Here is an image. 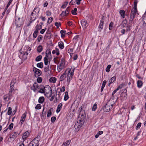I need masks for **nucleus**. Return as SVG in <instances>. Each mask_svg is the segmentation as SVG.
<instances>
[{"label":"nucleus","instance_id":"f257e3e1","mask_svg":"<svg viewBox=\"0 0 146 146\" xmlns=\"http://www.w3.org/2000/svg\"><path fill=\"white\" fill-rule=\"evenodd\" d=\"M79 110L80 112V113L77 119V122L74 126L76 132H77L80 129L84 123L86 119L85 112L84 110H83L82 107L80 108Z\"/></svg>","mask_w":146,"mask_h":146},{"label":"nucleus","instance_id":"f03ea898","mask_svg":"<svg viewBox=\"0 0 146 146\" xmlns=\"http://www.w3.org/2000/svg\"><path fill=\"white\" fill-rule=\"evenodd\" d=\"M74 68H71L68 72L67 76V81L69 84L73 76L74 75Z\"/></svg>","mask_w":146,"mask_h":146},{"label":"nucleus","instance_id":"7ed1b4c3","mask_svg":"<svg viewBox=\"0 0 146 146\" xmlns=\"http://www.w3.org/2000/svg\"><path fill=\"white\" fill-rule=\"evenodd\" d=\"M45 94L44 95L47 98L51 96L52 95V90L51 87L48 85L44 87Z\"/></svg>","mask_w":146,"mask_h":146},{"label":"nucleus","instance_id":"20e7f679","mask_svg":"<svg viewBox=\"0 0 146 146\" xmlns=\"http://www.w3.org/2000/svg\"><path fill=\"white\" fill-rule=\"evenodd\" d=\"M113 104H111L108 103L103 107L102 109L105 112H108L110 111L112 108Z\"/></svg>","mask_w":146,"mask_h":146},{"label":"nucleus","instance_id":"39448f33","mask_svg":"<svg viewBox=\"0 0 146 146\" xmlns=\"http://www.w3.org/2000/svg\"><path fill=\"white\" fill-rule=\"evenodd\" d=\"M24 22L22 19L20 18H18L17 19H16L15 21V23L16 27H20L23 25Z\"/></svg>","mask_w":146,"mask_h":146},{"label":"nucleus","instance_id":"423d86ee","mask_svg":"<svg viewBox=\"0 0 146 146\" xmlns=\"http://www.w3.org/2000/svg\"><path fill=\"white\" fill-rule=\"evenodd\" d=\"M137 11V9H132L130 17L129 19V21L131 22L135 18L136 13Z\"/></svg>","mask_w":146,"mask_h":146},{"label":"nucleus","instance_id":"0eeeda50","mask_svg":"<svg viewBox=\"0 0 146 146\" xmlns=\"http://www.w3.org/2000/svg\"><path fill=\"white\" fill-rule=\"evenodd\" d=\"M33 72L35 73V77H37L40 76L42 74L41 70L38 68L34 67L33 68Z\"/></svg>","mask_w":146,"mask_h":146},{"label":"nucleus","instance_id":"6e6552de","mask_svg":"<svg viewBox=\"0 0 146 146\" xmlns=\"http://www.w3.org/2000/svg\"><path fill=\"white\" fill-rule=\"evenodd\" d=\"M12 97V93L9 92L8 94L5 95L4 96L3 99L5 101H8Z\"/></svg>","mask_w":146,"mask_h":146},{"label":"nucleus","instance_id":"1a4fd4ad","mask_svg":"<svg viewBox=\"0 0 146 146\" xmlns=\"http://www.w3.org/2000/svg\"><path fill=\"white\" fill-rule=\"evenodd\" d=\"M46 56L48 58L49 60V62L50 61L52 60L51 54L50 50V48H48L46 51Z\"/></svg>","mask_w":146,"mask_h":146},{"label":"nucleus","instance_id":"9d476101","mask_svg":"<svg viewBox=\"0 0 146 146\" xmlns=\"http://www.w3.org/2000/svg\"><path fill=\"white\" fill-rule=\"evenodd\" d=\"M13 134L11 136H10L9 139H12V140L13 141L19 135L20 133H18L17 132H14L13 133Z\"/></svg>","mask_w":146,"mask_h":146},{"label":"nucleus","instance_id":"9b49d317","mask_svg":"<svg viewBox=\"0 0 146 146\" xmlns=\"http://www.w3.org/2000/svg\"><path fill=\"white\" fill-rule=\"evenodd\" d=\"M104 17V16L103 17H102L101 19L100 24L98 28L99 29V31L100 32L101 31V30L102 29L103 27L104 22L103 18Z\"/></svg>","mask_w":146,"mask_h":146},{"label":"nucleus","instance_id":"f8f14e48","mask_svg":"<svg viewBox=\"0 0 146 146\" xmlns=\"http://www.w3.org/2000/svg\"><path fill=\"white\" fill-rule=\"evenodd\" d=\"M26 117V114L25 113H23L21 117V119L20 121V123L22 125L23 122L25 121V119Z\"/></svg>","mask_w":146,"mask_h":146},{"label":"nucleus","instance_id":"ddd939ff","mask_svg":"<svg viewBox=\"0 0 146 146\" xmlns=\"http://www.w3.org/2000/svg\"><path fill=\"white\" fill-rule=\"evenodd\" d=\"M30 132L27 131L25 132L22 136V138L23 140L25 139L28 137L30 135Z\"/></svg>","mask_w":146,"mask_h":146},{"label":"nucleus","instance_id":"4468645a","mask_svg":"<svg viewBox=\"0 0 146 146\" xmlns=\"http://www.w3.org/2000/svg\"><path fill=\"white\" fill-rule=\"evenodd\" d=\"M81 24L82 27H87L88 26L87 21L84 19L82 20L81 21Z\"/></svg>","mask_w":146,"mask_h":146},{"label":"nucleus","instance_id":"2eb2a0df","mask_svg":"<svg viewBox=\"0 0 146 146\" xmlns=\"http://www.w3.org/2000/svg\"><path fill=\"white\" fill-rule=\"evenodd\" d=\"M29 146H38L39 144L35 141L33 140L29 144Z\"/></svg>","mask_w":146,"mask_h":146},{"label":"nucleus","instance_id":"dca6fc26","mask_svg":"<svg viewBox=\"0 0 146 146\" xmlns=\"http://www.w3.org/2000/svg\"><path fill=\"white\" fill-rule=\"evenodd\" d=\"M66 71L64 73H63V74L62 75L60 76V80L61 81H63L65 78L66 77Z\"/></svg>","mask_w":146,"mask_h":146},{"label":"nucleus","instance_id":"f3484780","mask_svg":"<svg viewBox=\"0 0 146 146\" xmlns=\"http://www.w3.org/2000/svg\"><path fill=\"white\" fill-rule=\"evenodd\" d=\"M62 105L61 103H60L58 106L57 107V109L56 111V112L58 113L60 111L61 109L62 108Z\"/></svg>","mask_w":146,"mask_h":146},{"label":"nucleus","instance_id":"a211bd4d","mask_svg":"<svg viewBox=\"0 0 146 146\" xmlns=\"http://www.w3.org/2000/svg\"><path fill=\"white\" fill-rule=\"evenodd\" d=\"M116 79V77L115 76H113L109 80V85L108 86H109Z\"/></svg>","mask_w":146,"mask_h":146},{"label":"nucleus","instance_id":"6ab92c4d","mask_svg":"<svg viewBox=\"0 0 146 146\" xmlns=\"http://www.w3.org/2000/svg\"><path fill=\"white\" fill-rule=\"evenodd\" d=\"M119 13L121 16L123 18H124L125 16V12L124 10H121L119 11Z\"/></svg>","mask_w":146,"mask_h":146},{"label":"nucleus","instance_id":"aec40b11","mask_svg":"<svg viewBox=\"0 0 146 146\" xmlns=\"http://www.w3.org/2000/svg\"><path fill=\"white\" fill-rule=\"evenodd\" d=\"M143 25L145 26L146 25V14L145 13H144L143 16Z\"/></svg>","mask_w":146,"mask_h":146},{"label":"nucleus","instance_id":"412c9836","mask_svg":"<svg viewBox=\"0 0 146 146\" xmlns=\"http://www.w3.org/2000/svg\"><path fill=\"white\" fill-rule=\"evenodd\" d=\"M64 65L60 64L59 66H58L57 70L59 72L61 71L64 67Z\"/></svg>","mask_w":146,"mask_h":146},{"label":"nucleus","instance_id":"4be33fe9","mask_svg":"<svg viewBox=\"0 0 146 146\" xmlns=\"http://www.w3.org/2000/svg\"><path fill=\"white\" fill-rule=\"evenodd\" d=\"M58 45L59 48L61 49H62L64 48V43L62 41L59 42Z\"/></svg>","mask_w":146,"mask_h":146},{"label":"nucleus","instance_id":"5701e85b","mask_svg":"<svg viewBox=\"0 0 146 146\" xmlns=\"http://www.w3.org/2000/svg\"><path fill=\"white\" fill-rule=\"evenodd\" d=\"M127 23V21L126 19L123 20L121 24V27L123 28H124L126 26Z\"/></svg>","mask_w":146,"mask_h":146},{"label":"nucleus","instance_id":"b1692460","mask_svg":"<svg viewBox=\"0 0 146 146\" xmlns=\"http://www.w3.org/2000/svg\"><path fill=\"white\" fill-rule=\"evenodd\" d=\"M137 86L138 88H140L143 85V83L141 80H138L137 82Z\"/></svg>","mask_w":146,"mask_h":146},{"label":"nucleus","instance_id":"393cba45","mask_svg":"<svg viewBox=\"0 0 146 146\" xmlns=\"http://www.w3.org/2000/svg\"><path fill=\"white\" fill-rule=\"evenodd\" d=\"M44 101V98L43 96L40 97L38 99V102L40 104L42 103Z\"/></svg>","mask_w":146,"mask_h":146},{"label":"nucleus","instance_id":"a878e982","mask_svg":"<svg viewBox=\"0 0 146 146\" xmlns=\"http://www.w3.org/2000/svg\"><path fill=\"white\" fill-rule=\"evenodd\" d=\"M71 141L70 140H67L65 143H64L61 146H68L70 143Z\"/></svg>","mask_w":146,"mask_h":146},{"label":"nucleus","instance_id":"bb28decb","mask_svg":"<svg viewBox=\"0 0 146 146\" xmlns=\"http://www.w3.org/2000/svg\"><path fill=\"white\" fill-rule=\"evenodd\" d=\"M56 79L55 77H51L49 79V81L50 82L54 83L56 82Z\"/></svg>","mask_w":146,"mask_h":146},{"label":"nucleus","instance_id":"cd10ccee","mask_svg":"<svg viewBox=\"0 0 146 146\" xmlns=\"http://www.w3.org/2000/svg\"><path fill=\"white\" fill-rule=\"evenodd\" d=\"M33 12H32L31 13V19H30V20L29 21V23L28 24V26H29L30 25V24L32 22L35 20V18L34 19H33V18L32 17V16L33 15Z\"/></svg>","mask_w":146,"mask_h":146},{"label":"nucleus","instance_id":"c85d7f7f","mask_svg":"<svg viewBox=\"0 0 146 146\" xmlns=\"http://www.w3.org/2000/svg\"><path fill=\"white\" fill-rule=\"evenodd\" d=\"M48 60H49L48 58L46 57H45L44 58V64L47 65L48 64Z\"/></svg>","mask_w":146,"mask_h":146},{"label":"nucleus","instance_id":"c756f323","mask_svg":"<svg viewBox=\"0 0 146 146\" xmlns=\"http://www.w3.org/2000/svg\"><path fill=\"white\" fill-rule=\"evenodd\" d=\"M14 85H13V84H10V88L9 90V92L12 93V91L15 90Z\"/></svg>","mask_w":146,"mask_h":146},{"label":"nucleus","instance_id":"7c9ffc66","mask_svg":"<svg viewBox=\"0 0 146 146\" xmlns=\"http://www.w3.org/2000/svg\"><path fill=\"white\" fill-rule=\"evenodd\" d=\"M66 31L64 30H61L60 33L61 34V37L62 38L64 37L65 36Z\"/></svg>","mask_w":146,"mask_h":146},{"label":"nucleus","instance_id":"2f4dec72","mask_svg":"<svg viewBox=\"0 0 146 146\" xmlns=\"http://www.w3.org/2000/svg\"><path fill=\"white\" fill-rule=\"evenodd\" d=\"M68 93L67 92H66L65 93L64 100L65 101H66L68 99Z\"/></svg>","mask_w":146,"mask_h":146},{"label":"nucleus","instance_id":"473e14b6","mask_svg":"<svg viewBox=\"0 0 146 146\" xmlns=\"http://www.w3.org/2000/svg\"><path fill=\"white\" fill-rule=\"evenodd\" d=\"M37 51L38 52L40 53L41 52L42 50V47L41 45L39 46L37 48Z\"/></svg>","mask_w":146,"mask_h":146},{"label":"nucleus","instance_id":"72a5a7b5","mask_svg":"<svg viewBox=\"0 0 146 146\" xmlns=\"http://www.w3.org/2000/svg\"><path fill=\"white\" fill-rule=\"evenodd\" d=\"M42 56L41 55L37 56L35 58V61L38 62L40 61L42 58Z\"/></svg>","mask_w":146,"mask_h":146},{"label":"nucleus","instance_id":"f704fd0d","mask_svg":"<svg viewBox=\"0 0 146 146\" xmlns=\"http://www.w3.org/2000/svg\"><path fill=\"white\" fill-rule=\"evenodd\" d=\"M36 28L35 31L38 32V30L41 29L42 26L41 25H37L36 26Z\"/></svg>","mask_w":146,"mask_h":146},{"label":"nucleus","instance_id":"c9c22d12","mask_svg":"<svg viewBox=\"0 0 146 146\" xmlns=\"http://www.w3.org/2000/svg\"><path fill=\"white\" fill-rule=\"evenodd\" d=\"M53 109L52 108H51L48 111L47 117H49L52 114V110Z\"/></svg>","mask_w":146,"mask_h":146},{"label":"nucleus","instance_id":"e433bc0d","mask_svg":"<svg viewBox=\"0 0 146 146\" xmlns=\"http://www.w3.org/2000/svg\"><path fill=\"white\" fill-rule=\"evenodd\" d=\"M103 133V131H98L97 133L95 135V138H98L100 135L102 134Z\"/></svg>","mask_w":146,"mask_h":146},{"label":"nucleus","instance_id":"4c0bfd02","mask_svg":"<svg viewBox=\"0 0 146 146\" xmlns=\"http://www.w3.org/2000/svg\"><path fill=\"white\" fill-rule=\"evenodd\" d=\"M37 66L40 68H42L43 67V64L42 62H40L37 64L36 65Z\"/></svg>","mask_w":146,"mask_h":146},{"label":"nucleus","instance_id":"58836bf2","mask_svg":"<svg viewBox=\"0 0 146 146\" xmlns=\"http://www.w3.org/2000/svg\"><path fill=\"white\" fill-rule=\"evenodd\" d=\"M124 84L122 83L120 84L117 88V89L118 90L119 89H120L123 87H124Z\"/></svg>","mask_w":146,"mask_h":146},{"label":"nucleus","instance_id":"ea45409f","mask_svg":"<svg viewBox=\"0 0 146 146\" xmlns=\"http://www.w3.org/2000/svg\"><path fill=\"white\" fill-rule=\"evenodd\" d=\"M40 137L39 136H37V137L35 138L33 140L35 141H36L38 143V142L40 141Z\"/></svg>","mask_w":146,"mask_h":146},{"label":"nucleus","instance_id":"a19ab883","mask_svg":"<svg viewBox=\"0 0 146 146\" xmlns=\"http://www.w3.org/2000/svg\"><path fill=\"white\" fill-rule=\"evenodd\" d=\"M137 0H135L134 2V7L132 9H137Z\"/></svg>","mask_w":146,"mask_h":146},{"label":"nucleus","instance_id":"79ce46f5","mask_svg":"<svg viewBox=\"0 0 146 146\" xmlns=\"http://www.w3.org/2000/svg\"><path fill=\"white\" fill-rule=\"evenodd\" d=\"M12 113V108L11 107H9L8 109L7 114L9 115H11Z\"/></svg>","mask_w":146,"mask_h":146},{"label":"nucleus","instance_id":"37998d69","mask_svg":"<svg viewBox=\"0 0 146 146\" xmlns=\"http://www.w3.org/2000/svg\"><path fill=\"white\" fill-rule=\"evenodd\" d=\"M77 9L76 8H74V10H72V14L76 15H77V13H76L77 11Z\"/></svg>","mask_w":146,"mask_h":146},{"label":"nucleus","instance_id":"c03bdc74","mask_svg":"<svg viewBox=\"0 0 146 146\" xmlns=\"http://www.w3.org/2000/svg\"><path fill=\"white\" fill-rule=\"evenodd\" d=\"M33 11L35 13H38L39 12V8L38 7H35L34 8Z\"/></svg>","mask_w":146,"mask_h":146},{"label":"nucleus","instance_id":"a18cd8bd","mask_svg":"<svg viewBox=\"0 0 146 146\" xmlns=\"http://www.w3.org/2000/svg\"><path fill=\"white\" fill-rule=\"evenodd\" d=\"M41 105L40 104H37L36 106L35 107V108L37 110H39L41 109Z\"/></svg>","mask_w":146,"mask_h":146},{"label":"nucleus","instance_id":"49530a36","mask_svg":"<svg viewBox=\"0 0 146 146\" xmlns=\"http://www.w3.org/2000/svg\"><path fill=\"white\" fill-rule=\"evenodd\" d=\"M111 67V66L110 65H108L106 68V71L107 72H108L110 71V69Z\"/></svg>","mask_w":146,"mask_h":146},{"label":"nucleus","instance_id":"de8ad7c7","mask_svg":"<svg viewBox=\"0 0 146 146\" xmlns=\"http://www.w3.org/2000/svg\"><path fill=\"white\" fill-rule=\"evenodd\" d=\"M113 22H111V23H110L109 25V30H111L112 29V28H113Z\"/></svg>","mask_w":146,"mask_h":146},{"label":"nucleus","instance_id":"09e8293b","mask_svg":"<svg viewBox=\"0 0 146 146\" xmlns=\"http://www.w3.org/2000/svg\"><path fill=\"white\" fill-rule=\"evenodd\" d=\"M53 20V18L52 17H51L49 18L48 19L47 21V23L48 24L50 23Z\"/></svg>","mask_w":146,"mask_h":146},{"label":"nucleus","instance_id":"8fccbe9b","mask_svg":"<svg viewBox=\"0 0 146 146\" xmlns=\"http://www.w3.org/2000/svg\"><path fill=\"white\" fill-rule=\"evenodd\" d=\"M39 88L40 90L38 91V92L41 93H45L44 87V88Z\"/></svg>","mask_w":146,"mask_h":146},{"label":"nucleus","instance_id":"3c124183","mask_svg":"<svg viewBox=\"0 0 146 146\" xmlns=\"http://www.w3.org/2000/svg\"><path fill=\"white\" fill-rule=\"evenodd\" d=\"M13 123H11L9 125L8 127H7V128H8V129H9L11 130L13 128Z\"/></svg>","mask_w":146,"mask_h":146},{"label":"nucleus","instance_id":"603ef678","mask_svg":"<svg viewBox=\"0 0 146 146\" xmlns=\"http://www.w3.org/2000/svg\"><path fill=\"white\" fill-rule=\"evenodd\" d=\"M42 78L40 77H38L37 79V82L39 83H41L42 82Z\"/></svg>","mask_w":146,"mask_h":146},{"label":"nucleus","instance_id":"864d4df0","mask_svg":"<svg viewBox=\"0 0 146 146\" xmlns=\"http://www.w3.org/2000/svg\"><path fill=\"white\" fill-rule=\"evenodd\" d=\"M17 80L15 78H14L12 79V80L11 84H13V85H14L15 84Z\"/></svg>","mask_w":146,"mask_h":146},{"label":"nucleus","instance_id":"5fc2aeb1","mask_svg":"<svg viewBox=\"0 0 146 146\" xmlns=\"http://www.w3.org/2000/svg\"><path fill=\"white\" fill-rule=\"evenodd\" d=\"M56 118L55 116H53L52 117L51 119V121L52 123H53L56 120Z\"/></svg>","mask_w":146,"mask_h":146},{"label":"nucleus","instance_id":"6e6d98bb","mask_svg":"<svg viewBox=\"0 0 146 146\" xmlns=\"http://www.w3.org/2000/svg\"><path fill=\"white\" fill-rule=\"evenodd\" d=\"M34 86L35 87V88H38V89H39V86H38V84L36 82H35L33 84Z\"/></svg>","mask_w":146,"mask_h":146},{"label":"nucleus","instance_id":"4d7b16f0","mask_svg":"<svg viewBox=\"0 0 146 146\" xmlns=\"http://www.w3.org/2000/svg\"><path fill=\"white\" fill-rule=\"evenodd\" d=\"M38 33V32L35 31H34L33 34V37L34 38H36L37 37Z\"/></svg>","mask_w":146,"mask_h":146},{"label":"nucleus","instance_id":"13d9d810","mask_svg":"<svg viewBox=\"0 0 146 146\" xmlns=\"http://www.w3.org/2000/svg\"><path fill=\"white\" fill-rule=\"evenodd\" d=\"M141 123H139L136 127V129L137 130L139 129L141 127Z\"/></svg>","mask_w":146,"mask_h":146},{"label":"nucleus","instance_id":"bf43d9fd","mask_svg":"<svg viewBox=\"0 0 146 146\" xmlns=\"http://www.w3.org/2000/svg\"><path fill=\"white\" fill-rule=\"evenodd\" d=\"M97 108V104L96 103L92 107V110L94 111H95Z\"/></svg>","mask_w":146,"mask_h":146},{"label":"nucleus","instance_id":"052dcab7","mask_svg":"<svg viewBox=\"0 0 146 146\" xmlns=\"http://www.w3.org/2000/svg\"><path fill=\"white\" fill-rule=\"evenodd\" d=\"M67 4H68V2H65L62 5V6L61 7V8H62L64 9L66 7Z\"/></svg>","mask_w":146,"mask_h":146},{"label":"nucleus","instance_id":"680f3d73","mask_svg":"<svg viewBox=\"0 0 146 146\" xmlns=\"http://www.w3.org/2000/svg\"><path fill=\"white\" fill-rule=\"evenodd\" d=\"M42 35H39L37 38V40L38 42H40L42 39Z\"/></svg>","mask_w":146,"mask_h":146},{"label":"nucleus","instance_id":"e2e57ef3","mask_svg":"<svg viewBox=\"0 0 146 146\" xmlns=\"http://www.w3.org/2000/svg\"><path fill=\"white\" fill-rule=\"evenodd\" d=\"M69 7H67L66 9V11H65V13H66V15H67L68 14L69 12Z\"/></svg>","mask_w":146,"mask_h":146},{"label":"nucleus","instance_id":"0e129e2a","mask_svg":"<svg viewBox=\"0 0 146 146\" xmlns=\"http://www.w3.org/2000/svg\"><path fill=\"white\" fill-rule=\"evenodd\" d=\"M62 64L65 65V62L64 59L63 58H62L61 60L60 63Z\"/></svg>","mask_w":146,"mask_h":146},{"label":"nucleus","instance_id":"69168bd1","mask_svg":"<svg viewBox=\"0 0 146 146\" xmlns=\"http://www.w3.org/2000/svg\"><path fill=\"white\" fill-rule=\"evenodd\" d=\"M55 25L56 26L57 28H58L61 25L60 23L59 22H56L55 23Z\"/></svg>","mask_w":146,"mask_h":146},{"label":"nucleus","instance_id":"338daca9","mask_svg":"<svg viewBox=\"0 0 146 146\" xmlns=\"http://www.w3.org/2000/svg\"><path fill=\"white\" fill-rule=\"evenodd\" d=\"M107 83V81L106 80H104L102 84V87H103V88H104L106 83Z\"/></svg>","mask_w":146,"mask_h":146},{"label":"nucleus","instance_id":"774afa93","mask_svg":"<svg viewBox=\"0 0 146 146\" xmlns=\"http://www.w3.org/2000/svg\"><path fill=\"white\" fill-rule=\"evenodd\" d=\"M31 90H33V91L35 92L36 90V88L33 85L32 86L31 88Z\"/></svg>","mask_w":146,"mask_h":146}]
</instances>
